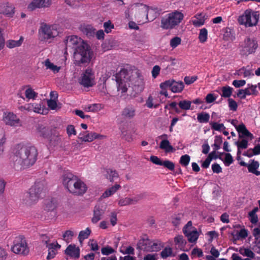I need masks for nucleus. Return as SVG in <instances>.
<instances>
[{
    "label": "nucleus",
    "mask_w": 260,
    "mask_h": 260,
    "mask_svg": "<svg viewBox=\"0 0 260 260\" xmlns=\"http://www.w3.org/2000/svg\"><path fill=\"white\" fill-rule=\"evenodd\" d=\"M246 84V81L244 80H235L233 81L232 84L236 88H239L243 86Z\"/></svg>",
    "instance_id": "obj_61"
},
{
    "label": "nucleus",
    "mask_w": 260,
    "mask_h": 260,
    "mask_svg": "<svg viewBox=\"0 0 260 260\" xmlns=\"http://www.w3.org/2000/svg\"><path fill=\"white\" fill-rule=\"evenodd\" d=\"M259 19V14L257 12L252 10H246L244 14L238 18L240 24L244 25L246 27L255 26Z\"/></svg>",
    "instance_id": "obj_8"
},
{
    "label": "nucleus",
    "mask_w": 260,
    "mask_h": 260,
    "mask_svg": "<svg viewBox=\"0 0 260 260\" xmlns=\"http://www.w3.org/2000/svg\"><path fill=\"white\" fill-rule=\"evenodd\" d=\"M91 233V230L89 228H87L85 231H81L80 232L78 236V239L80 243H82L83 241L88 238Z\"/></svg>",
    "instance_id": "obj_33"
},
{
    "label": "nucleus",
    "mask_w": 260,
    "mask_h": 260,
    "mask_svg": "<svg viewBox=\"0 0 260 260\" xmlns=\"http://www.w3.org/2000/svg\"><path fill=\"white\" fill-rule=\"evenodd\" d=\"M241 166H247L249 172L252 173L256 175H260V171H257L259 164H240Z\"/></svg>",
    "instance_id": "obj_28"
},
{
    "label": "nucleus",
    "mask_w": 260,
    "mask_h": 260,
    "mask_svg": "<svg viewBox=\"0 0 260 260\" xmlns=\"http://www.w3.org/2000/svg\"><path fill=\"white\" fill-rule=\"evenodd\" d=\"M116 81L118 91H121V93L126 92L127 90V85L129 81V76L127 70L121 69L116 74Z\"/></svg>",
    "instance_id": "obj_9"
},
{
    "label": "nucleus",
    "mask_w": 260,
    "mask_h": 260,
    "mask_svg": "<svg viewBox=\"0 0 260 260\" xmlns=\"http://www.w3.org/2000/svg\"><path fill=\"white\" fill-rule=\"evenodd\" d=\"M3 120L6 125L11 126H19L21 125L20 119L12 112L4 113Z\"/></svg>",
    "instance_id": "obj_13"
},
{
    "label": "nucleus",
    "mask_w": 260,
    "mask_h": 260,
    "mask_svg": "<svg viewBox=\"0 0 260 260\" xmlns=\"http://www.w3.org/2000/svg\"><path fill=\"white\" fill-rule=\"evenodd\" d=\"M104 27L105 31L108 34L111 31L112 29L114 28V25L112 24L110 21H108L104 23Z\"/></svg>",
    "instance_id": "obj_58"
},
{
    "label": "nucleus",
    "mask_w": 260,
    "mask_h": 260,
    "mask_svg": "<svg viewBox=\"0 0 260 260\" xmlns=\"http://www.w3.org/2000/svg\"><path fill=\"white\" fill-rule=\"evenodd\" d=\"M184 18L183 14L175 11L167 14L161 20V27L166 29H171L178 25Z\"/></svg>",
    "instance_id": "obj_7"
},
{
    "label": "nucleus",
    "mask_w": 260,
    "mask_h": 260,
    "mask_svg": "<svg viewBox=\"0 0 260 260\" xmlns=\"http://www.w3.org/2000/svg\"><path fill=\"white\" fill-rule=\"evenodd\" d=\"M105 175L111 182H113L115 178H118V174L115 170L111 169H105Z\"/></svg>",
    "instance_id": "obj_29"
},
{
    "label": "nucleus",
    "mask_w": 260,
    "mask_h": 260,
    "mask_svg": "<svg viewBox=\"0 0 260 260\" xmlns=\"http://www.w3.org/2000/svg\"><path fill=\"white\" fill-rule=\"evenodd\" d=\"M38 155V150L35 146L19 143L12 147L10 158L14 162H36Z\"/></svg>",
    "instance_id": "obj_2"
},
{
    "label": "nucleus",
    "mask_w": 260,
    "mask_h": 260,
    "mask_svg": "<svg viewBox=\"0 0 260 260\" xmlns=\"http://www.w3.org/2000/svg\"><path fill=\"white\" fill-rule=\"evenodd\" d=\"M239 252L243 256L252 258H254L255 256V254L249 248H240L239 249Z\"/></svg>",
    "instance_id": "obj_40"
},
{
    "label": "nucleus",
    "mask_w": 260,
    "mask_h": 260,
    "mask_svg": "<svg viewBox=\"0 0 260 260\" xmlns=\"http://www.w3.org/2000/svg\"><path fill=\"white\" fill-rule=\"evenodd\" d=\"M121 188L120 185L116 184L114 186L107 189L102 194V197L103 198H108L112 194H113L115 192H116L119 188Z\"/></svg>",
    "instance_id": "obj_26"
},
{
    "label": "nucleus",
    "mask_w": 260,
    "mask_h": 260,
    "mask_svg": "<svg viewBox=\"0 0 260 260\" xmlns=\"http://www.w3.org/2000/svg\"><path fill=\"white\" fill-rule=\"evenodd\" d=\"M248 87L244 89L245 94H246V95H249L254 94L256 91V86L253 85H250L249 84H248Z\"/></svg>",
    "instance_id": "obj_51"
},
{
    "label": "nucleus",
    "mask_w": 260,
    "mask_h": 260,
    "mask_svg": "<svg viewBox=\"0 0 260 260\" xmlns=\"http://www.w3.org/2000/svg\"><path fill=\"white\" fill-rule=\"evenodd\" d=\"M183 214L182 213H179L178 214H175L171 217L172 223L175 226H178L181 221V220L183 218Z\"/></svg>",
    "instance_id": "obj_35"
},
{
    "label": "nucleus",
    "mask_w": 260,
    "mask_h": 260,
    "mask_svg": "<svg viewBox=\"0 0 260 260\" xmlns=\"http://www.w3.org/2000/svg\"><path fill=\"white\" fill-rule=\"evenodd\" d=\"M248 139H246L245 138V139H243L240 142H237V145L238 147V152H237V158L239 160L240 159V155L241 154V149H245L247 147L248 145Z\"/></svg>",
    "instance_id": "obj_31"
},
{
    "label": "nucleus",
    "mask_w": 260,
    "mask_h": 260,
    "mask_svg": "<svg viewBox=\"0 0 260 260\" xmlns=\"http://www.w3.org/2000/svg\"><path fill=\"white\" fill-rule=\"evenodd\" d=\"M160 148L165 150L168 152H171L174 149L173 146L170 144L169 141L168 140H164L161 141Z\"/></svg>",
    "instance_id": "obj_38"
},
{
    "label": "nucleus",
    "mask_w": 260,
    "mask_h": 260,
    "mask_svg": "<svg viewBox=\"0 0 260 260\" xmlns=\"http://www.w3.org/2000/svg\"><path fill=\"white\" fill-rule=\"evenodd\" d=\"M45 66L47 69H50L54 73H58L60 69V67H57V66L54 65L53 63L50 62L49 59H47L45 61Z\"/></svg>",
    "instance_id": "obj_36"
},
{
    "label": "nucleus",
    "mask_w": 260,
    "mask_h": 260,
    "mask_svg": "<svg viewBox=\"0 0 260 260\" xmlns=\"http://www.w3.org/2000/svg\"><path fill=\"white\" fill-rule=\"evenodd\" d=\"M228 102L230 109L233 111H236L238 108V105L236 102L233 99L230 98L228 99Z\"/></svg>",
    "instance_id": "obj_56"
},
{
    "label": "nucleus",
    "mask_w": 260,
    "mask_h": 260,
    "mask_svg": "<svg viewBox=\"0 0 260 260\" xmlns=\"http://www.w3.org/2000/svg\"><path fill=\"white\" fill-rule=\"evenodd\" d=\"M33 164H14L13 168L17 171H21L30 168Z\"/></svg>",
    "instance_id": "obj_44"
},
{
    "label": "nucleus",
    "mask_w": 260,
    "mask_h": 260,
    "mask_svg": "<svg viewBox=\"0 0 260 260\" xmlns=\"http://www.w3.org/2000/svg\"><path fill=\"white\" fill-rule=\"evenodd\" d=\"M221 90L222 94L221 95L222 97L230 98L232 94L233 88L230 86H223Z\"/></svg>",
    "instance_id": "obj_43"
},
{
    "label": "nucleus",
    "mask_w": 260,
    "mask_h": 260,
    "mask_svg": "<svg viewBox=\"0 0 260 260\" xmlns=\"http://www.w3.org/2000/svg\"><path fill=\"white\" fill-rule=\"evenodd\" d=\"M66 48L74 50V61L76 66L81 67L88 65L92 57L93 52L90 46L77 36L67 37L64 41Z\"/></svg>",
    "instance_id": "obj_1"
},
{
    "label": "nucleus",
    "mask_w": 260,
    "mask_h": 260,
    "mask_svg": "<svg viewBox=\"0 0 260 260\" xmlns=\"http://www.w3.org/2000/svg\"><path fill=\"white\" fill-rule=\"evenodd\" d=\"M106 211V207L102 205H96L93 210V216L91 219L93 223H96L102 218Z\"/></svg>",
    "instance_id": "obj_15"
},
{
    "label": "nucleus",
    "mask_w": 260,
    "mask_h": 260,
    "mask_svg": "<svg viewBox=\"0 0 260 260\" xmlns=\"http://www.w3.org/2000/svg\"><path fill=\"white\" fill-rule=\"evenodd\" d=\"M94 79L93 71L91 69L88 68L82 74L79 82L84 87H90L94 85Z\"/></svg>",
    "instance_id": "obj_12"
},
{
    "label": "nucleus",
    "mask_w": 260,
    "mask_h": 260,
    "mask_svg": "<svg viewBox=\"0 0 260 260\" xmlns=\"http://www.w3.org/2000/svg\"><path fill=\"white\" fill-rule=\"evenodd\" d=\"M56 207V201L53 198L48 199L45 201V209L47 211H53Z\"/></svg>",
    "instance_id": "obj_27"
},
{
    "label": "nucleus",
    "mask_w": 260,
    "mask_h": 260,
    "mask_svg": "<svg viewBox=\"0 0 260 260\" xmlns=\"http://www.w3.org/2000/svg\"><path fill=\"white\" fill-rule=\"evenodd\" d=\"M174 242L180 249H183L186 244V241L184 239L182 235H178L176 236L174 238Z\"/></svg>",
    "instance_id": "obj_30"
},
{
    "label": "nucleus",
    "mask_w": 260,
    "mask_h": 260,
    "mask_svg": "<svg viewBox=\"0 0 260 260\" xmlns=\"http://www.w3.org/2000/svg\"><path fill=\"white\" fill-rule=\"evenodd\" d=\"M148 7L146 5L135 3L130 5L124 12L127 19H134L138 23L143 24L149 21L148 18Z\"/></svg>",
    "instance_id": "obj_5"
},
{
    "label": "nucleus",
    "mask_w": 260,
    "mask_h": 260,
    "mask_svg": "<svg viewBox=\"0 0 260 260\" xmlns=\"http://www.w3.org/2000/svg\"><path fill=\"white\" fill-rule=\"evenodd\" d=\"M191 101L185 100L180 101L178 103V105L179 108L183 110H192L193 108L191 106Z\"/></svg>",
    "instance_id": "obj_32"
},
{
    "label": "nucleus",
    "mask_w": 260,
    "mask_h": 260,
    "mask_svg": "<svg viewBox=\"0 0 260 260\" xmlns=\"http://www.w3.org/2000/svg\"><path fill=\"white\" fill-rule=\"evenodd\" d=\"M217 97V96L213 93H208L205 97L206 102L208 104L212 103L216 100Z\"/></svg>",
    "instance_id": "obj_57"
},
{
    "label": "nucleus",
    "mask_w": 260,
    "mask_h": 260,
    "mask_svg": "<svg viewBox=\"0 0 260 260\" xmlns=\"http://www.w3.org/2000/svg\"><path fill=\"white\" fill-rule=\"evenodd\" d=\"M59 34L56 25H49L42 23L38 30L39 40L42 42L51 43Z\"/></svg>",
    "instance_id": "obj_6"
},
{
    "label": "nucleus",
    "mask_w": 260,
    "mask_h": 260,
    "mask_svg": "<svg viewBox=\"0 0 260 260\" xmlns=\"http://www.w3.org/2000/svg\"><path fill=\"white\" fill-rule=\"evenodd\" d=\"M197 79L198 78L196 76H186L184 79V81L186 84L189 85L195 82Z\"/></svg>",
    "instance_id": "obj_62"
},
{
    "label": "nucleus",
    "mask_w": 260,
    "mask_h": 260,
    "mask_svg": "<svg viewBox=\"0 0 260 260\" xmlns=\"http://www.w3.org/2000/svg\"><path fill=\"white\" fill-rule=\"evenodd\" d=\"M195 19L192 20V24L195 27H200L205 23V15L202 14H197L195 16Z\"/></svg>",
    "instance_id": "obj_22"
},
{
    "label": "nucleus",
    "mask_w": 260,
    "mask_h": 260,
    "mask_svg": "<svg viewBox=\"0 0 260 260\" xmlns=\"http://www.w3.org/2000/svg\"><path fill=\"white\" fill-rule=\"evenodd\" d=\"M23 40V37H21L20 39L17 41L12 40H9L7 42V47L9 48H13L14 47H19L21 45Z\"/></svg>",
    "instance_id": "obj_37"
},
{
    "label": "nucleus",
    "mask_w": 260,
    "mask_h": 260,
    "mask_svg": "<svg viewBox=\"0 0 260 260\" xmlns=\"http://www.w3.org/2000/svg\"><path fill=\"white\" fill-rule=\"evenodd\" d=\"M253 235L255 237V243L259 244L260 240L258 241V239L260 238V229L259 228L254 229L253 231Z\"/></svg>",
    "instance_id": "obj_64"
},
{
    "label": "nucleus",
    "mask_w": 260,
    "mask_h": 260,
    "mask_svg": "<svg viewBox=\"0 0 260 260\" xmlns=\"http://www.w3.org/2000/svg\"><path fill=\"white\" fill-rule=\"evenodd\" d=\"M50 5L49 0H33L27 6V9L32 11L37 8L48 7Z\"/></svg>",
    "instance_id": "obj_16"
},
{
    "label": "nucleus",
    "mask_w": 260,
    "mask_h": 260,
    "mask_svg": "<svg viewBox=\"0 0 260 260\" xmlns=\"http://www.w3.org/2000/svg\"><path fill=\"white\" fill-rule=\"evenodd\" d=\"M208 38V31L207 29L205 28H203L200 29L199 35V39L201 43H205L206 42Z\"/></svg>",
    "instance_id": "obj_42"
},
{
    "label": "nucleus",
    "mask_w": 260,
    "mask_h": 260,
    "mask_svg": "<svg viewBox=\"0 0 260 260\" xmlns=\"http://www.w3.org/2000/svg\"><path fill=\"white\" fill-rule=\"evenodd\" d=\"M115 251L114 249L109 246L103 247L101 249V252L103 255H108L110 254L114 253Z\"/></svg>",
    "instance_id": "obj_54"
},
{
    "label": "nucleus",
    "mask_w": 260,
    "mask_h": 260,
    "mask_svg": "<svg viewBox=\"0 0 260 260\" xmlns=\"http://www.w3.org/2000/svg\"><path fill=\"white\" fill-rule=\"evenodd\" d=\"M181 40L180 38L178 37H175L172 38L170 41V46L173 48L177 47L179 44H180Z\"/></svg>",
    "instance_id": "obj_53"
},
{
    "label": "nucleus",
    "mask_w": 260,
    "mask_h": 260,
    "mask_svg": "<svg viewBox=\"0 0 260 260\" xmlns=\"http://www.w3.org/2000/svg\"><path fill=\"white\" fill-rule=\"evenodd\" d=\"M135 109L132 107H126L122 111L121 115L127 118H132L135 115Z\"/></svg>",
    "instance_id": "obj_24"
},
{
    "label": "nucleus",
    "mask_w": 260,
    "mask_h": 260,
    "mask_svg": "<svg viewBox=\"0 0 260 260\" xmlns=\"http://www.w3.org/2000/svg\"><path fill=\"white\" fill-rule=\"evenodd\" d=\"M163 246H164L161 244L160 241H157L156 242H154L151 241L150 252L158 251L162 247H163Z\"/></svg>",
    "instance_id": "obj_45"
},
{
    "label": "nucleus",
    "mask_w": 260,
    "mask_h": 260,
    "mask_svg": "<svg viewBox=\"0 0 260 260\" xmlns=\"http://www.w3.org/2000/svg\"><path fill=\"white\" fill-rule=\"evenodd\" d=\"M184 87V83L182 81L177 82L173 80L171 91L174 93L181 92Z\"/></svg>",
    "instance_id": "obj_25"
},
{
    "label": "nucleus",
    "mask_w": 260,
    "mask_h": 260,
    "mask_svg": "<svg viewBox=\"0 0 260 260\" xmlns=\"http://www.w3.org/2000/svg\"><path fill=\"white\" fill-rule=\"evenodd\" d=\"M82 31L88 38L93 37L95 34V29L91 25H84L82 28Z\"/></svg>",
    "instance_id": "obj_23"
},
{
    "label": "nucleus",
    "mask_w": 260,
    "mask_h": 260,
    "mask_svg": "<svg viewBox=\"0 0 260 260\" xmlns=\"http://www.w3.org/2000/svg\"><path fill=\"white\" fill-rule=\"evenodd\" d=\"M260 154V144H257L254 146L253 149H249L246 152L244 153L243 155L251 157L253 155Z\"/></svg>",
    "instance_id": "obj_34"
},
{
    "label": "nucleus",
    "mask_w": 260,
    "mask_h": 260,
    "mask_svg": "<svg viewBox=\"0 0 260 260\" xmlns=\"http://www.w3.org/2000/svg\"><path fill=\"white\" fill-rule=\"evenodd\" d=\"M0 14L8 17H13L15 14V7L9 2H3L0 4Z\"/></svg>",
    "instance_id": "obj_14"
},
{
    "label": "nucleus",
    "mask_w": 260,
    "mask_h": 260,
    "mask_svg": "<svg viewBox=\"0 0 260 260\" xmlns=\"http://www.w3.org/2000/svg\"><path fill=\"white\" fill-rule=\"evenodd\" d=\"M25 95L28 100L35 99L38 96V93L35 92L31 88L29 87L25 90Z\"/></svg>",
    "instance_id": "obj_39"
},
{
    "label": "nucleus",
    "mask_w": 260,
    "mask_h": 260,
    "mask_svg": "<svg viewBox=\"0 0 260 260\" xmlns=\"http://www.w3.org/2000/svg\"><path fill=\"white\" fill-rule=\"evenodd\" d=\"M211 127L215 131L221 132L222 129H225V127L223 123H218L216 122L210 123Z\"/></svg>",
    "instance_id": "obj_47"
},
{
    "label": "nucleus",
    "mask_w": 260,
    "mask_h": 260,
    "mask_svg": "<svg viewBox=\"0 0 260 260\" xmlns=\"http://www.w3.org/2000/svg\"><path fill=\"white\" fill-rule=\"evenodd\" d=\"M103 137H104V136L98 134L95 132L86 131L82 135L81 137H79V139L83 142H91L95 139H102Z\"/></svg>",
    "instance_id": "obj_18"
},
{
    "label": "nucleus",
    "mask_w": 260,
    "mask_h": 260,
    "mask_svg": "<svg viewBox=\"0 0 260 260\" xmlns=\"http://www.w3.org/2000/svg\"><path fill=\"white\" fill-rule=\"evenodd\" d=\"M66 130L68 136L69 137H71L72 135L75 136L77 134L75 128V126L73 125H68L67 127Z\"/></svg>",
    "instance_id": "obj_55"
},
{
    "label": "nucleus",
    "mask_w": 260,
    "mask_h": 260,
    "mask_svg": "<svg viewBox=\"0 0 260 260\" xmlns=\"http://www.w3.org/2000/svg\"><path fill=\"white\" fill-rule=\"evenodd\" d=\"M218 153H219L218 152L212 151L208 154L207 157L203 162H211L213 160L218 158Z\"/></svg>",
    "instance_id": "obj_48"
},
{
    "label": "nucleus",
    "mask_w": 260,
    "mask_h": 260,
    "mask_svg": "<svg viewBox=\"0 0 260 260\" xmlns=\"http://www.w3.org/2000/svg\"><path fill=\"white\" fill-rule=\"evenodd\" d=\"M172 248L170 247H165L160 252V256L162 258H166L172 255Z\"/></svg>",
    "instance_id": "obj_46"
},
{
    "label": "nucleus",
    "mask_w": 260,
    "mask_h": 260,
    "mask_svg": "<svg viewBox=\"0 0 260 260\" xmlns=\"http://www.w3.org/2000/svg\"><path fill=\"white\" fill-rule=\"evenodd\" d=\"M153 98L152 96L150 95L146 102V106L149 108H152L153 107L154 108H157L158 107V105L153 106Z\"/></svg>",
    "instance_id": "obj_63"
},
{
    "label": "nucleus",
    "mask_w": 260,
    "mask_h": 260,
    "mask_svg": "<svg viewBox=\"0 0 260 260\" xmlns=\"http://www.w3.org/2000/svg\"><path fill=\"white\" fill-rule=\"evenodd\" d=\"M62 183L65 187L75 195H83L87 189L85 183L70 172H66L62 175Z\"/></svg>",
    "instance_id": "obj_4"
},
{
    "label": "nucleus",
    "mask_w": 260,
    "mask_h": 260,
    "mask_svg": "<svg viewBox=\"0 0 260 260\" xmlns=\"http://www.w3.org/2000/svg\"><path fill=\"white\" fill-rule=\"evenodd\" d=\"M241 54L248 55L254 53L258 47L256 38L255 37H247L241 45Z\"/></svg>",
    "instance_id": "obj_10"
},
{
    "label": "nucleus",
    "mask_w": 260,
    "mask_h": 260,
    "mask_svg": "<svg viewBox=\"0 0 260 260\" xmlns=\"http://www.w3.org/2000/svg\"><path fill=\"white\" fill-rule=\"evenodd\" d=\"M160 68L159 66L155 65L153 67L151 71L152 76L153 78H156L159 74Z\"/></svg>",
    "instance_id": "obj_60"
},
{
    "label": "nucleus",
    "mask_w": 260,
    "mask_h": 260,
    "mask_svg": "<svg viewBox=\"0 0 260 260\" xmlns=\"http://www.w3.org/2000/svg\"><path fill=\"white\" fill-rule=\"evenodd\" d=\"M183 234L187 238L188 242L193 243L196 242L199 237V233L196 229L190 231L184 230Z\"/></svg>",
    "instance_id": "obj_21"
},
{
    "label": "nucleus",
    "mask_w": 260,
    "mask_h": 260,
    "mask_svg": "<svg viewBox=\"0 0 260 260\" xmlns=\"http://www.w3.org/2000/svg\"><path fill=\"white\" fill-rule=\"evenodd\" d=\"M39 132L40 134V135L45 138H49L50 136V132L48 128L46 127L40 126L38 128Z\"/></svg>",
    "instance_id": "obj_49"
},
{
    "label": "nucleus",
    "mask_w": 260,
    "mask_h": 260,
    "mask_svg": "<svg viewBox=\"0 0 260 260\" xmlns=\"http://www.w3.org/2000/svg\"><path fill=\"white\" fill-rule=\"evenodd\" d=\"M47 189V183L45 179L37 180L24 196L23 203L27 206L36 204L45 195Z\"/></svg>",
    "instance_id": "obj_3"
},
{
    "label": "nucleus",
    "mask_w": 260,
    "mask_h": 260,
    "mask_svg": "<svg viewBox=\"0 0 260 260\" xmlns=\"http://www.w3.org/2000/svg\"><path fill=\"white\" fill-rule=\"evenodd\" d=\"M13 246L11 250L15 253L21 255H27L29 252V248L25 238L23 236H19L15 238Z\"/></svg>",
    "instance_id": "obj_11"
},
{
    "label": "nucleus",
    "mask_w": 260,
    "mask_h": 260,
    "mask_svg": "<svg viewBox=\"0 0 260 260\" xmlns=\"http://www.w3.org/2000/svg\"><path fill=\"white\" fill-rule=\"evenodd\" d=\"M151 240L147 235L144 236L137 243V249L144 251L150 252Z\"/></svg>",
    "instance_id": "obj_17"
},
{
    "label": "nucleus",
    "mask_w": 260,
    "mask_h": 260,
    "mask_svg": "<svg viewBox=\"0 0 260 260\" xmlns=\"http://www.w3.org/2000/svg\"><path fill=\"white\" fill-rule=\"evenodd\" d=\"M144 195L140 194L136 196L133 198H129L130 205L135 204L137 203L140 200L143 199Z\"/></svg>",
    "instance_id": "obj_59"
},
{
    "label": "nucleus",
    "mask_w": 260,
    "mask_h": 260,
    "mask_svg": "<svg viewBox=\"0 0 260 260\" xmlns=\"http://www.w3.org/2000/svg\"><path fill=\"white\" fill-rule=\"evenodd\" d=\"M65 254L71 257L78 258L80 257V249L76 247L75 245H69L65 250Z\"/></svg>",
    "instance_id": "obj_20"
},
{
    "label": "nucleus",
    "mask_w": 260,
    "mask_h": 260,
    "mask_svg": "<svg viewBox=\"0 0 260 260\" xmlns=\"http://www.w3.org/2000/svg\"><path fill=\"white\" fill-rule=\"evenodd\" d=\"M210 115L207 113L202 112L198 114L197 119L200 123H207L209 121Z\"/></svg>",
    "instance_id": "obj_41"
},
{
    "label": "nucleus",
    "mask_w": 260,
    "mask_h": 260,
    "mask_svg": "<svg viewBox=\"0 0 260 260\" xmlns=\"http://www.w3.org/2000/svg\"><path fill=\"white\" fill-rule=\"evenodd\" d=\"M236 128L239 133V138L247 137L246 138L249 140H252L253 138V135L247 130L243 123H241L238 126H236Z\"/></svg>",
    "instance_id": "obj_19"
},
{
    "label": "nucleus",
    "mask_w": 260,
    "mask_h": 260,
    "mask_svg": "<svg viewBox=\"0 0 260 260\" xmlns=\"http://www.w3.org/2000/svg\"><path fill=\"white\" fill-rule=\"evenodd\" d=\"M173 82V79L166 80L165 82L161 83L159 85V87L161 89H167L168 88H169L171 90Z\"/></svg>",
    "instance_id": "obj_50"
},
{
    "label": "nucleus",
    "mask_w": 260,
    "mask_h": 260,
    "mask_svg": "<svg viewBox=\"0 0 260 260\" xmlns=\"http://www.w3.org/2000/svg\"><path fill=\"white\" fill-rule=\"evenodd\" d=\"M44 106H42V104H33L31 105V107L34 109V111L35 112L40 113V114H43L44 113V109L43 107Z\"/></svg>",
    "instance_id": "obj_52"
}]
</instances>
